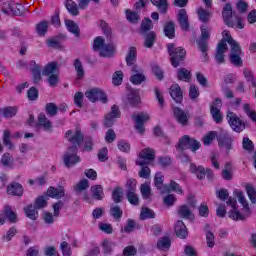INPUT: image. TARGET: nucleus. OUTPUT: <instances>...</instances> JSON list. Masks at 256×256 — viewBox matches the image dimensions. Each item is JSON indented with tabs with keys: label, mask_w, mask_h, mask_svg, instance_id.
<instances>
[{
	"label": "nucleus",
	"mask_w": 256,
	"mask_h": 256,
	"mask_svg": "<svg viewBox=\"0 0 256 256\" xmlns=\"http://www.w3.org/2000/svg\"><path fill=\"white\" fill-rule=\"evenodd\" d=\"M65 136L74 145L68 148L63 157L64 165L69 168L81 161V158L77 155V147L83 143V133H81V128H76L75 130H68Z\"/></svg>",
	"instance_id": "f257e3e1"
},
{
	"label": "nucleus",
	"mask_w": 256,
	"mask_h": 256,
	"mask_svg": "<svg viewBox=\"0 0 256 256\" xmlns=\"http://www.w3.org/2000/svg\"><path fill=\"white\" fill-rule=\"evenodd\" d=\"M235 197H237L239 203H241L243 207V213L237 210V200L235 198H228L227 205L232 207V209L228 212V217L232 219V221H243L251 215V209H249V203H247V199H245V195L243 192L239 190L234 191Z\"/></svg>",
	"instance_id": "f03ea898"
},
{
	"label": "nucleus",
	"mask_w": 256,
	"mask_h": 256,
	"mask_svg": "<svg viewBox=\"0 0 256 256\" xmlns=\"http://www.w3.org/2000/svg\"><path fill=\"white\" fill-rule=\"evenodd\" d=\"M222 36L225 41H227L228 45H230V63L235 65V67H242L243 60L241 59L242 51L239 42L235 41L233 37H231V33L228 30H224L222 32Z\"/></svg>",
	"instance_id": "7ed1b4c3"
},
{
	"label": "nucleus",
	"mask_w": 256,
	"mask_h": 256,
	"mask_svg": "<svg viewBox=\"0 0 256 256\" xmlns=\"http://www.w3.org/2000/svg\"><path fill=\"white\" fill-rule=\"evenodd\" d=\"M153 161H155V150L145 148L140 152V159L136 162L140 167H142L139 172V177L142 179H149L151 169L145 165H150Z\"/></svg>",
	"instance_id": "20e7f679"
},
{
	"label": "nucleus",
	"mask_w": 256,
	"mask_h": 256,
	"mask_svg": "<svg viewBox=\"0 0 256 256\" xmlns=\"http://www.w3.org/2000/svg\"><path fill=\"white\" fill-rule=\"evenodd\" d=\"M164 177L163 174L160 172H157L155 177H154V183L155 187L160 190V193L165 194V193H170V191H174L175 193H179V195H183V189L179 184H177L175 181H171L170 185H163Z\"/></svg>",
	"instance_id": "39448f33"
},
{
	"label": "nucleus",
	"mask_w": 256,
	"mask_h": 256,
	"mask_svg": "<svg viewBox=\"0 0 256 256\" xmlns=\"http://www.w3.org/2000/svg\"><path fill=\"white\" fill-rule=\"evenodd\" d=\"M42 75L47 78L50 87H55L59 83V64L57 62H49L45 65Z\"/></svg>",
	"instance_id": "423d86ee"
},
{
	"label": "nucleus",
	"mask_w": 256,
	"mask_h": 256,
	"mask_svg": "<svg viewBox=\"0 0 256 256\" xmlns=\"http://www.w3.org/2000/svg\"><path fill=\"white\" fill-rule=\"evenodd\" d=\"M93 49L94 51H100L101 57H113L115 54V45H105V39L101 36L94 39Z\"/></svg>",
	"instance_id": "0eeeda50"
},
{
	"label": "nucleus",
	"mask_w": 256,
	"mask_h": 256,
	"mask_svg": "<svg viewBox=\"0 0 256 256\" xmlns=\"http://www.w3.org/2000/svg\"><path fill=\"white\" fill-rule=\"evenodd\" d=\"M168 53L173 67H179V64L185 59L186 55L185 49L182 47L175 48L174 44H168Z\"/></svg>",
	"instance_id": "6e6552de"
},
{
	"label": "nucleus",
	"mask_w": 256,
	"mask_h": 256,
	"mask_svg": "<svg viewBox=\"0 0 256 256\" xmlns=\"http://www.w3.org/2000/svg\"><path fill=\"white\" fill-rule=\"evenodd\" d=\"M187 201L188 205H182L178 208V215L182 219H193V209H195L197 201L193 195H189Z\"/></svg>",
	"instance_id": "1a4fd4ad"
},
{
	"label": "nucleus",
	"mask_w": 256,
	"mask_h": 256,
	"mask_svg": "<svg viewBox=\"0 0 256 256\" xmlns=\"http://www.w3.org/2000/svg\"><path fill=\"white\" fill-rule=\"evenodd\" d=\"M227 120L231 129H233V131H236V133H241V131L245 129V122L238 118L237 114H235L234 112H228Z\"/></svg>",
	"instance_id": "9d476101"
},
{
	"label": "nucleus",
	"mask_w": 256,
	"mask_h": 256,
	"mask_svg": "<svg viewBox=\"0 0 256 256\" xmlns=\"http://www.w3.org/2000/svg\"><path fill=\"white\" fill-rule=\"evenodd\" d=\"M209 30L205 26L201 27V39L197 40L199 50L202 52L204 61H207V39H209Z\"/></svg>",
	"instance_id": "9b49d317"
},
{
	"label": "nucleus",
	"mask_w": 256,
	"mask_h": 256,
	"mask_svg": "<svg viewBox=\"0 0 256 256\" xmlns=\"http://www.w3.org/2000/svg\"><path fill=\"white\" fill-rule=\"evenodd\" d=\"M87 99L91 101L92 103H95V101H101V103H107V95L103 90L99 88H93L85 93Z\"/></svg>",
	"instance_id": "f8f14e48"
},
{
	"label": "nucleus",
	"mask_w": 256,
	"mask_h": 256,
	"mask_svg": "<svg viewBox=\"0 0 256 256\" xmlns=\"http://www.w3.org/2000/svg\"><path fill=\"white\" fill-rule=\"evenodd\" d=\"M132 119L135 121V129L140 134L145 133V127L143 126L145 122L149 121V114L147 113H138L132 116Z\"/></svg>",
	"instance_id": "ddd939ff"
},
{
	"label": "nucleus",
	"mask_w": 256,
	"mask_h": 256,
	"mask_svg": "<svg viewBox=\"0 0 256 256\" xmlns=\"http://www.w3.org/2000/svg\"><path fill=\"white\" fill-rule=\"evenodd\" d=\"M190 172L196 175L197 179H213V171L211 169H206L203 166H197L195 164H190Z\"/></svg>",
	"instance_id": "4468645a"
},
{
	"label": "nucleus",
	"mask_w": 256,
	"mask_h": 256,
	"mask_svg": "<svg viewBox=\"0 0 256 256\" xmlns=\"http://www.w3.org/2000/svg\"><path fill=\"white\" fill-rule=\"evenodd\" d=\"M210 113L215 123L223 121V114H221V99H216L210 106Z\"/></svg>",
	"instance_id": "2eb2a0df"
},
{
	"label": "nucleus",
	"mask_w": 256,
	"mask_h": 256,
	"mask_svg": "<svg viewBox=\"0 0 256 256\" xmlns=\"http://www.w3.org/2000/svg\"><path fill=\"white\" fill-rule=\"evenodd\" d=\"M225 53H227V40L223 37L216 49L215 60L217 63H225Z\"/></svg>",
	"instance_id": "dca6fc26"
},
{
	"label": "nucleus",
	"mask_w": 256,
	"mask_h": 256,
	"mask_svg": "<svg viewBox=\"0 0 256 256\" xmlns=\"http://www.w3.org/2000/svg\"><path fill=\"white\" fill-rule=\"evenodd\" d=\"M120 116L121 112L119 111V107H117V105L112 106L110 113L105 116L104 125L106 127H113L115 119H119Z\"/></svg>",
	"instance_id": "f3484780"
},
{
	"label": "nucleus",
	"mask_w": 256,
	"mask_h": 256,
	"mask_svg": "<svg viewBox=\"0 0 256 256\" xmlns=\"http://www.w3.org/2000/svg\"><path fill=\"white\" fill-rule=\"evenodd\" d=\"M23 6H21V4H17L15 2H10V3H4L3 7H2V11L3 13H5V15H21V8Z\"/></svg>",
	"instance_id": "a211bd4d"
},
{
	"label": "nucleus",
	"mask_w": 256,
	"mask_h": 256,
	"mask_svg": "<svg viewBox=\"0 0 256 256\" xmlns=\"http://www.w3.org/2000/svg\"><path fill=\"white\" fill-rule=\"evenodd\" d=\"M222 17L225 25L228 27H235V22L231 20L233 17V6H231V4H225L222 10Z\"/></svg>",
	"instance_id": "6ab92c4d"
},
{
	"label": "nucleus",
	"mask_w": 256,
	"mask_h": 256,
	"mask_svg": "<svg viewBox=\"0 0 256 256\" xmlns=\"http://www.w3.org/2000/svg\"><path fill=\"white\" fill-rule=\"evenodd\" d=\"M5 219L9 220L10 223L17 221V214H15L10 206H5L4 211L0 212V225L5 223Z\"/></svg>",
	"instance_id": "aec40b11"
},
{
	"label": "nucleus",
	"mask_w": 256,
	"mask_h": 256,
	"mask_svg": "<svg viewBox=\"0 0 256 256\" xmlns=\"http://www.w3.org/2000/svg\"><path fill=\"white\" fill-rule=\"evenodd\" d=\"M217 141L220 147L231 149V135L226 130H220L219 134H217Z\"/></svg>",
	"instance_id": "412c9836"
},
{
	"label": "nucleus",
	"mask_w": 256,
	"mask_h": 256,
	"mask_svg": "<svg viewBox=\"0 0 256 256\" xmlns=\"http://www.w3.org/2000/svg\"><path fill=\"white\" fill-rule=\"evenodd\" d=\"M178 22L182 31H189V16L187 15V10L180 9L178 11Z\"/></svg>",
	"instance_id": "4be33fe9"
},
{
	"label": "nucleus",
	"mask_w": 256,
	"mask_h": 256,
	"mask_svg": "<svg viewBox=\"0 0 256 256\" xmlns=\"http://www.w3.org/2000/svg\"><path fill=\"white\" fill-rule=\"evenodd\" d=\"M173 113L176 121H178L180 125H187L189 121V115H187L185 111L181 110V108L175 107L173 109Z\"/></svg>",
	"instance_id": "5701e85b"
},
{
	"label": "nucleus",
	"mask_w": 256,
	"mask_h": 256,
	"mask_svg": "<svg viewBox=\"0 0 256 256\" xmlns=\"http://www.w3.org/2000/svg\"><path fill=\"white\" fill-rule=\"evenodd\" d=\"M170 95L176 103H181V101H183V91H181L179 84H173L170 87Z\"/></svg>",
	"instance_id": "b1692460"
},
{
	"label": "nucleus",
	"mask_w": 256,
	"mask_h": 256,
	"mask_svg": "<svg viewBox=\"0 0 256 256\" xmlns=\"http://www.w3.org/2000/svg\"><path fill=\"white\" fill-rule=\"evenodd\" d=\"M8 195H15L16 197L23 196V185L17 182H13L7 187Z\"/></svg>",
	"instance_id": "393cba45"
},
{
	"label": "nucleus",
	"mask_w": 256,
	"mask_h": 256,
	"mask_svg": "<svg viewBox=\"0 0 256 256\" xmlns=\"http://www.w3.org/2000/svg\"><path fill=\"white\" fill-rule=\"evenodd\" d=\"M48 197H52V199H61L65 197V189L62 186L55 188L53 186L49 187L47 190Z\"/></svg>",
	"instance_id": "a878e982"
},
{
	"label": "nucleus",
	"mask_w": 256,
	"mask_h": 256,
	"mask_svg": "<svg viewBox=\"0 0 256 256\" xmlns=\"http://www.w3.org/2000/svg\"><path fill=\"white\" fill-rule=\"evenodd\" d=\"M132 73H136L131 76L130 81L133 83V85H141L142 81H145V75L142 73H139V67L133 66L132 67Z\"/></svg>",
	"instance_id": "bb28decb"
},
{
	"label": "nucleus",
	"mask_w": 256,
	"mask_h": 256,
	"mask_svg": "<svg viewBox=\"0 0 256 256\" xmlns=\"http://www.w3.org/2000/svg\"><path fill=\"white\" fill-rule=\"evenodd\" d=\"M175 233L180 239H185V237H187V226H185V223H183V221L178 220L176 222Z\"/></svg>",
	"instance_id": "cd10ccee"
},
{
	"label": "nucleus",
	"mask_w": 256,
	"mask_h": 256,
	"mask_svg": "<svg viewBox=\"0 0 256 256\" xmlns=\"http://www.w3.org/2000/svg\"><path fill=\"white\" fill-rule=\"evenodd\" d=\"M30 67H31L34 83H39V80L41 79V66L37 64V62L31 61Z\"/></svg>",
	"instance_id": "c85d7f7f"
},
{
	"label": "nucleus",
	"mask_w": 256,
	"mask_h": 256,
	"mask_svg": "<svg viewBox=\"0 0 256 256\" xmlns=\"http://www.w3.org/2000/svg\"><path fill=\"white\" fill-rule=\"evenodd\" d=\"M38 125L39 127H42L44 131H50L53 128L51 120H48L45 114H40L38 116Z\"/></svg>",
	"instance_id": "c756f323"
},
{
	"label": "nucleus",
	"mask_w": 256,
	"mask_h": 256,
	"mask_svg": "<svg viewBox=\"0 0 256 256\" xmlns=\"http://www.w3.org/2000/svg\"><path fill=\"white\" fill-rule=\"evenodd\" d=\"M135 61H137V48L131 46L128 50V54L126 55V63L131 66L135 64Z\"/></svg>",
	"instance_id": "7c9ffc66"
},
{
	"label": "nucleus",
	"mask_w": 256,
	"mask_h": 256,
	"mask_svg": "<svg viewBox=\"0 0 256 256\" xmlns=\"http://www.w3.org/2000/svg\"><path fill=\"white\" fill-rule=\"evenodd\" d=\"M170 247H171V239H169V237H162L157 242V248L160 251H169Z\"/></svg>",
	"instance_id": "2f4dec72"
},
{
	"label": "nucleus",
	"mask_w": 256,
	"mask_h": 256,
	"mask_svg": "<svg viewBox=\"0 0 256 256\" xmlns=\"http://www.w3.org/2000/svg\"><path fill=\"white\" fill-rule=\"evenodd\" d=\"M24 212L26 217H28V219H32V221H35L37 217H39V212L37 211V208L33 205L24 208Z\"/></svg>",
	"instance_id": "473e14b6"
},
{
	"label": "nucleus",
	"mask_w": 256,
	"mask_h": 256,
	"mask_svg": "<svg viewBox=\"0 0 256 256\" xmlns=\"http://www.w3.org/2000/svg\"><path fill=\"white\" fill-rule=\"evenodd\" d=\"M49 29V22L47 21H41L36 25V33L40 36V37H45V34L47 33Z\"/></svg>",
	"instance_id": "72a5a7b5"
},
{
	"label": "nucleus",
	"mask_w": 256,
	"mask_h": 256,
	"mask_svg": "<svg viewBox=\"0 0 256 256\" xmlns=\"http://www.w3.org/2000/svg\"><path fill=\"white\" fill-rule=\"evenodd\" d=\"M65 6L70 15H79V7L77 6V3L73 2V0H67Z\"/></svg>",
	"instance_id": "f704fd0d"
},
{
	"label": "nucleus",
	"mask_w": 256,
	"mask_h": 256,
	"mask_svg": "<svg viewBox=\"0 0 256 256\" xmlns=\"http://www.w3.org/2000/svg\"><path fill=\"white\" fill-rule=\"evenodd\" d=\"M65 25L70 33H73L76 37H79V25L73 20H65Z\"/></svg>",
	"instance_id": "c9c22d12"
},
{
	"label": "nucleus",
	"mask_w": 256,
	"mask_h": 256,
	"mask_svg": "<svg viewBox=\"0 0 256 256\" xmlns=\"http://www.w3.org/2000/svg\"><path fill=\"white\" fill-rule=\"evenodd\" d=\"M91 193H92V197L94 199H97V201H101V199H103L104 197L103 187L101 185L92 186Z\"/></svg>",
	"instance_id": "e433bc0d"
},
{
	"label": "nucleus",
	"mask_w": 256,
	"mask_h": 256,
	"mask_svg": "<svg viewBox=\"0 0 256 256\" xmlns=\"http://www.w3.org/2000/svg\"><path fill=\"white\" fill-rule=\"evenodd\" d=\"M115 247V242L111 240H103L102 249L104 255H111L113 253V248Z\"/></svg>",
	"instance_id": "4c0bfd02"
},
{
	"label": "nucleus",
	"mask_w": 256,
	"mask_h": 256,
	"mask_svg": "<svg viewBox=\"0 0 256 256\" xmlns=\"http://www.w3.org/2000/svg\"><path fill=\"white\" fill-rule=\"evenodd\" d=\"M74 68L77 73V79H83V77H85V69L83 68V63H81V60H74Z\"/></svg>",
	"instance_id": "58836bf2"
},
{
	"label": "nucleus",
	"mask_w": 256,
	"mask_h": 256,
	"mask_svg": "<svg viewBox=\"0 0 256 256\" xmlns=\"http://www.w3.org/2000/svg\"><path fill=\"white\" fill-rule=\"evenodd\" d=\"M164 33L168 39H173L175 37V24L173 22L166 23Z\"/></svg>",
	"instance_id": "ea45409f"
},
{
	"label": "nucleus",
	"mask_w": 256,
	"mask_h": 256,
	"mask_svg": "<svg viewBox=\"0 0 256 256\" xmlns=\"http://www.w3.org/2000/svg\"><path fill=\"white\" fill-rule=\"evenodd\" d=\"M178 79L189 83L191 81V71L186 68H182L178 71Z\"/></svg>",
	"instance_id": "a19ab883"
},
{
	"label": "nucleus",
	"mask_w": 256,
	"mask_h": 256,
	"mask_svg": "<svg viewBox=\"0 0 256 256\" xmlns=\"http://www.w3.org/2000/svg\"><path fill=\"white\" fill-rule=\"evenodd\" d=\"M243 111L247 115V117H249V119L253 121V123H256V112L255 110L251 109L250 104H247V103L243 104Z\"/></svg>",
	"instance_id": "79ce46f5"
},
{
	"label": "nucleus",
	"mask_w": 256,
	"mask_h": 256,
	"mask_svg": "<svg viewBox=\"0 0 256 256\" xmlns=\"http://www.w3.org/2000/svg\"><path fill=\"white\" fill-rule=\"evenodd\" d=\"M140 193L143 199H149L151 197V184L149 182L142 184L140 187Z\"/></svg>",
	"instance_id": "37998d69"
},
{
	"label": "nucleus",
	"mask_w": 256,
	"mask_h": 256,
	"mask_svg": "<svg viewBox=\"0 0 256 256\" xmlns=\"http://www.w3.org/2000/svg\"><path fill=\"white\" fill-rule=\"evenodd\" d=\"M140 219L141 221H145V219H155V212L147 207H144L141 210Z\"/></svg>",
	"instance_id": "c03bdc74"
},
{
	"label": "nucleus",
	"mask_w": 256,
	"mask_h": 256,
	"mask_svg": "<svg viewBox=\"0 0 256 256\" xmlns=\"http://www.w3.org/2000/svg\"><path fill=\"white\" fill-rule=\"evenodd\" d=\"M243 75L247 81V83H250L251 87H256V78L253 75V72L249 69L243 70Z\"/></svg>",
	"instance_id": "a18cd8bd"
},
{
	"label": "nucleus",
	"mask_w": 256,
	"mask_h": 256,
	"mask_svg": "<svg viewBox=\"0 0 256 256\" xmlns=\"http://www.w3.org/2000/svg\"><path fill=\"white\" fill-rule=\"evenodd\" d=\"M1 163L3 167L13 169V156H11V154L9 153H5L1 158Z\"/></svg>",
	"instance_id": "49530a36"
},
{
	"label": "nucleus",
	"mask_w": 256,
	"mask_h": 256,
	"mask_svg": "<svg viewBox=\"0 0 256 256\" xmlns=\"http://www.w3.org/2000/svg\"><path fill=\"white\" fill-rule=\"evenodd\" d=\"M1 113L6 119H11V117H15L17 115V108L15 107H6L1 110Z\"/></svg>",
	"instance_id": "de8ad7c7"
},
{
	"label": "nucleus",
	"mask_w": 256,
	"mask_h": 256,
	"mask_svg": "<svg viewBox=\"0 0 256 256\" xmlns=\"http://www.w3.org/2000/svg\"><path fill=\"white\" fill-rule=\"evenodd\" d=\"M110 215H112L116 221H119V219L123 217V210H121L119 206H111Z\"/></svg>",
	"instance_id": "09e8293b"
},
{
	"label": "nucleus",
	"mask_w": 256,
	"mask_h": 256,
	"mask_svg": "<svg viewBox=\"0 0 256 256\" xmlns=\"http://www.w3.org/2000/svg\"><path fill=\"white\" fill-rule=\"evenodd\" d=\"M139 101H141V98L139 97V92L135 90L130 91V93L128 94V102L130 103V105H137Z\"/></svg>",
	"instance_id": "8fccbe9b"
},
{
	"label": "nucleus",
	"mask_w": 256,
	"mask_h": 256,
	"mask_svg": "<svg viewBox=\"0 0 256 256\" xmlns=\"http://www.w3.org/2000/svg\"><path fill=\"white\" fill-rule=\"evenodd\" d=\"M151 2L158 7L160 13H167V0H151Z\"/></svg>",
	"instance_id": "3c124183"
},
{
	"label": "nucleus",
	"mask_w": 256,
	"mask_h": 256,
	"mask_svg": "<svg viewBox=\"0 0 256 256\" xmlns=\"http://www.w3.org/2000/svg\"><path fill=\"white\" fill-rule=\"evenodd\" d=\"M112 199L115 203H121V199H123V188L116 187L112 192Z\"/></svg>",
	"instance_id": "603ef678"
},
{
	"label": "nucleus",
	"mask_w": 256,
	"mask_h": 256,
	"mask_svg": "<svg viewBox=\"0 0 256 256\" xmlns=\"http://www.w3.org/2000/svg\"><path fill=\"white\" fill-rule=\"evenodd\" d=\"M197 13H198V17L202 21V23H207V21H209V17H211V12H209L203 8H199Z\"/></svg>",
	"instance_id": "864d4df0"
},
{
	"label": "nucleus",
	"mask_w": 256,
	"mask_h": 256,
	"mask_svg": "<svg viewBox=\"0 0 256 256\" xmlns=\"http://www.w3.org/2000/svg\"><path fill=\"white\" fill-rule=\"evenodd\" d=\"M246 193L251 203H256V190L251 184L246 185Z\"/></svg>",
	"instance_id": "5fc2aeb1"
},
{
	"label": "nucleus",
	"mask_w": 256,
	"mask_h": 256,
	"mask_svg": "<svg viewBox=\"0 0 256 256\" xmlns=\"http://www.w3.org/2000/svg\"><path fill=\"white\" fill-rule=\"evenodd\" d=\"M126 19L130 23H138L139 22V14L137 12H133L131 10H126Z\"/></svg>",
	"instance_id": "6e6d98bb"
},
{
	"label": "nucleus",
	"mask_w": 256,
	"mask_h": 256,
	"mask_svg": "<svg viewBox=\"0 0 256 256\" xmlns=\"http://www.w3.org/2000/svg\"><path fill=\"white\" fill-rule=\"evenodd\" d=\"M117 147L122 153H129V151H131V144L125 140L118 141Z\"/></svg>",
	"instance_id": "4d7b16f0"
},
{
	"label": "nucleus",
	"mask_w": 256,
	"mask_h": 256,
	"mask_svg": "<svg viewBox=\"0 0 256 256\" xmlns=\"http://www.w3.org/2000/svg\"><path fill=\"white\" fill-rule=\"evenodd\" d=\"M191 138L187 135L183 136L178 143V149L184 150L189 149Z\"/></svg>",
	"instance_id": "13d9d810"
},
{
	"label": "nucleus",
	"mask_w": 256,
	"mask_h": 256,
	"mask_svg": "<svg viewBox=\"0 0 256 256\" xmlns=\"http://www.w3.org/2000/svg\"><path fill=\"white\" fill-rule=\"evenodd\" d=\"M57 111H59V108L55 103H48L46 105V113L47 115H50V117H55V115H57Z\"/></svg>",
	"instance_id": "bf43d9fd"
},
{
	"label": "nucleus",
	"mask_w": 256,
	"mask_h": 256,
	"mask_svg": "<svg viewBox=\"0 0 256 256\" xmlns=\"http://www.w3.org/2000/svg\"><path fill=\"white\" fill-rule=\"evenodd\" d=\"M127 193H133L137 191V180L130 178L126 182Z\"/></svg>",
	"instance_id": "052dcab7"
},
{
	"label": "nucleus",
	"mask_w": 256,
	"mask_h": 256,
	"mask_svg": "<svg viewBox=\"0 0 256 256\" xmlns=\"http://www.w3.org/2000/svg\"><path fill=\"white\" fill-rule=\"evenodd\" d=\"M113 85H121L123 83V71H116L112 77Z\"/></svg>",
	"instance_id": "680f3d73"
},
{
	"label": "nucleus",
	"mask_w": 256,
	"mask_h": 256,
	"mask_svg": "<svg viewBox=\"0 0 256 256\" xmlns=\"http://www.w3.org/2000/svg\"><path fill=\"white\" fill-rule=\"evenodd\" d=\"M47 196H40L36 199L34 206L37 209H43V207H47Z\"/></svg>",
	"instance_id": "e2e57ef3"
},
{
	"label": "nucleus",
	"mask_w": 256,
	"mask_h": 256,
	"mask_svg": "<svg viewBox=\"0 0 256 256\" xmlns=\"http://www.w3.org/2000/svg\"><path fill=\"white\" fill-rule=\"evenodd\" d=\"M75 191L81 192L85 191V189H89V181L87 179L81 180L78 184L74 187Z\"/></svg>",
	"instance_id": "0e129e2a"
},
{
	"label": "nucleus",
	"mask_w": 256,
	"mask_h": 256,
	"mask_svg": "<svg viewBox=\"0 0 256 256\" xmlns=\"http://www.w3.org/2000/svg\"><path fill=\"white\" fill-rule=\"evenodd\" d=\"M60 250L62 251L63 256H71L72 255L71 246L69 245V243H67L65 241L60 244Z\"/></svg>",
	"instance_id": "69168bd1"
},
{
	"label": "nucleus",
	"mask_w": 256,
	"mask_h": 256,
	"mask_svg": "<svg viewBox=\"0 0 256 256\" xmlns=\"http://www.w3.org/2000/svg\"><path fill=\"white\" fill-rule=\"evenodd\" d=\"M217 135L218 134L215 131H210L208 134H206L203 138L204 145H209L210 143H213V139H215Z\"/></svg>",
	"instance_id": "338daca9"
},
{
	"label": "nucleus",
	"mask_w": 256,
	"mask_h": 256,
	"mask_svg": "<svg viewBox=\"0 0 256 256\" xmlns=\"http://www.w3.org/2000/svg\"><path fill=\"white\" fill-rule=\"evenodd\" d=\"M153 43H155V33L150 32L145 38L144 46L150 49L153 47Z\"/></svg>",
	"instance_id": "774afa93"
}]
</instances>
